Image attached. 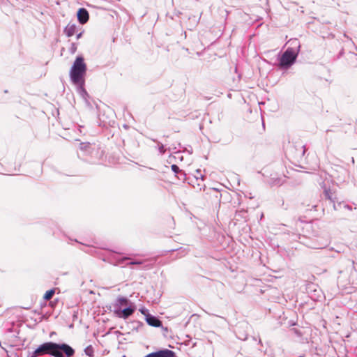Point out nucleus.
<instances>
[{
    "label": "nucleus",
    "mask_w": 357,
    "mask_h": 357,
    "mask_svg": "<svg viewBox=\"0 0 357 357\" xmlns=\"http://www.w3.org/2000/svg\"><path fill=\"white\" fill-rule=\"evenodd\" d=\"M44 354H49L54 357H72L75 354V350L68 344H57L48 342L40 344L33 353L31 357H38Z\"/></svg>",
    "instance_id": "1"
},
{
    "label": "nucleus",
    "mask_w": 357,
    "mask_h": 357,
    "mask_svg": "<svg viewBox=\"0 0 357 357\" xmlns=\"http://www.w3.org/2000/svg\"><path fill=\"white\" fill-rule=\"evenodd\" d=\"M86 71V66L82 56L76 58L70 71V77L72 82L79 86V90L86 94L84 89V75Z\"/></svg>",
    "instance_id": "2"
},
{
    "label": "nucleus",
    "mask_w": 357,
    "mask_h": 357,
    "mask_svg": "<svg viewBox=\"0 0 357 357\" xmlns=\"http://www.w3.org/2000/svg\"><path fill=\"white\" fill-rule=\"evenodd\" d=\"M293 43H296V47L299 49L300 45L298 43L296 40H294ZM298 52V50H296L290 47L287 48L280 58V66L282 68H287L291 66L297 57Z\"/></svg>",
    "instance_id": "3"
},
{
    "label": "nucleus",
    "mask_w": 357,
    "mask_h": 357,
    "mask_svg": "<svg viewBox=\"0 0 357 357\" xmlns=\"http://www.w3.org/2000/svg\"><path fill=\"white\" fill-rule=\"evenodd\" d=\"M135 311V305L134 303H132L123 309L114 310V313L116 315V317L126 319L130 316H131L134 313Z\"/></svg>",
    "instance_id": "4"
},
{
    "label": "nucleus",
    "mask_w": 357,
    "mask_h": 357,
    "mask_svg": "<svg viewBox=\"0 0 357 357\" xmlns=\"http://www.w3.org/2000/svg\"><path fill=\"white\" fill-rule=\"evenodd\" d=\"M132 303L127 298L120 296L117 297L113 304L114 310L123 309V307H126Z\"/></svg>",
    "instance_id": "5"
},
{
    "label": "nucleus",
    "mask_w": 357,
    "mask_h": 357,
    "mask_svg": "<svg viewBox=\"0 0 357 357\" xmlns=\"http://www.w3.org/2000/svg\"><path fill=\"white\" fill-rule=\"evenodd\" d=\"M89 13L85 8H79L77 12V19L80 24H84L89 20Z\"/></svg>",
    "instance_id": "6"
},
{
    "label": "nucleus",
    "mask_w": 357,
    "mask_h": 357,
    "mask_svg": "<svg viewBox=\"0 0 357 357\" xmlns=\"http://www.w3.org/2000/svg\"><path fill=\"white\" fill-rule=\"evenodd\" d=\"M146 322L149 325L154 327H158L161 324V321L155 317L148 314L146 318Z\"/></svg>",
    "instance_id": "7"
},
{
    "label": "nucleus",
    "mask_w": 357,
    "mask_h": 357,
    "mask_svg": "<svg viewBox=\"0 0 357 357\" xmlns=\"http://www.w3.org/2000/svg\"><path fill=\"white\" fill-rule=\"evenodd\" d=\"M76 29L77 27L75 24H68L66 27L64 32L68 37H71L75 33Z\"/></svg>",
    "instance_id": "8"
},
{
    "label": "nucleus",
    "mask_w": 357,
    "mask_h": 357,
    "mask_svg": "<svg viewBox=\"0 0 357 357\" xmlns=\"http://www.w3.org/2000/svg\"><path fill=\"white\" fill-rule=\"evenodd\" d=\"M84 353L89 357L93 356L94 349L91 345L86 347L84 349Z\"/></svg>",
    "instance_id": "9"
},
{
    "label": "nucleus",
    "mask_w": 357,
    "mask_h": 357,
    "mask_svg": "<svg viewBox=\"0 0 357 357\" xmlns=\"http://www.w3.org/2000/svg\"><path fill=\"white\" fill-rule=\"evenodd\" d=\"M54 289H50L49 291H47L46 293L44 294V299L46 301L51 299L53 295L54 294Z\"/></svg>",
    "instance_id": "10"
},
{
    "label": "nucleus",
    "mask_w": 357,
    "mask_h": 357,
    "mask_svg": "<svg viewBox=\"0 0 357 357\" xmlns=\"http://www.w3.org/2000/svg\"><path fill=\"white\" fill-rule=\"evenodd\" d=\"M324 195L326 198L328 199L329 200H332V193L330 189H324Z\"/></svg>",
    "instance_id": "11"
},
{
    "label": "nucleus",
    "mask_w": 357,
    "mask_h": 357,
    "mask_svg": "<svg viewBox=\"0 0 357 357\" xmlns=\"http://www.w3.org/2000/svg\"><path fill=\"white\" fill-rule=\"evenodd\" d=\"M158 151L160 152V154H164L165 152H166V149H165V146L162 144H160L159 142H158Z\"/></svg>",
    "instance_id": "12"
},
{
    "label": "nucleus",
    "mask_w": 357,
    "mask_h": 357,
    "mask_svg": "<svg viewBox=\"0 0 357 357\" xmlns=\"http://www.w3.org/2000/svg\"><path fill=\"white\" fill-rule=\"evenodd\" d=\"M171 169L176 174L178 173L180 171L179 167L176 165H172Z\"/></svg>",
    "instance_id": "13"
},
{
    "label": "nucleus",
    "mask_w": 357,
    "mask_h": 357,
    "mask_svg": "<svg viewBox=\"0 0 357 357\" xmlns=\"http://www.w3.org/2000/svg\"><path fill=\"white\" fill-rule=\"evenodd\" d=\"M142 264V261H130L128 265H139V264Z\"/></svg>",
    "instance_id": "14"
},
{
    "label": "nucleus",
    "mask_w": 357,
    "mask_h": 357,
    "mask_svg": "<svg viewBox=\"0 0 357 357\" xmlns=\"http://www.w3.org/2000/svg\"><path fill=\"white\" fill-rule=\"evenodd\" d=\"M76 50H77V47H76L75 44L73 43L71 45V47H70V52L73 54L75 52Z\"/></svg>",
    "instance_id": "15"
},
{
    "label": "nucleus",
    "mask_w": 357,
    "mask_h": 357,
    "mask_svg": "<svg viewBox=\"0 0 357 357\" xmlns=\"http://www.w3.org/2000/svg\"><path fill=\"white\" fill-rule=\"evenodd\" d=\"M128 259H129V258H128V257H123V258L121 259L119 261L118 264H119V265H120V264H121L123 263V261H125V260H128Z\"/></svg>",
    "instance_id": "16"
},
{
    "label": "nucleus",
    "mask_w": 357,
    "mask_h": 357,
    "mask_svg": "<svg viewBox=\"0 0 357 357\" xmlns=\"http://www.w3.org/2000/svg\"><path fill=\"white\" fill-rule=\"evenodd\" d=\"M82 32H80L79 33H78V34L77 35V39L80 38L82 37Z\"/></svg>",
    "instance_id": "17"
},
{
    "label": "nucleus",
    "mask_w": 357,
    "mask_h": 357,
    "mask_svg": "<svg viewBox=\"0 0 357 357\" xmlns=\"http://www.w3.org/2000/svg\"><path fill=\"white\" fill-rule=\"evenodd\" d=\"M326 246V245H323V246H315V247H313V248H315V249H319V248H323Z\"/></svg>",
    "instance_id": "18"
},
{
    "label": "nucleus",
    "mask_w": 357,
    "mask_h": 357,
    "mask_svg": "<svg viewBox=\"0 0 357 357\" xmlns=\"http://www.w3.org/2000/svg\"><path fill=\"white\" fill-rule=\"evenodd\" d=\"M146 311V310H145V309H141V310H140V312H141L142 314H145Z\"/></svg>",
    "instance_id": "19"
},
{
    "label": "nucleus",
    "mask_w": 357,
    "mask_h": 357,
    "mask_svg": "<svg viewBox=\"0 0 357 357\" xmlns=\"http://www.w3.org/2000/svg\"><path fill=\"white\" fill-rule=\"evenodd\" d=\"M303 151L302 155H303L305 153V146H303Z\"/></svg>",
    "instance_id": "20"
},
{
    "label": "nucleus",
    "mask_w": 357,
    "mask_h": 357,
    "mask_svg": "<svg viewBox=\"0 0 357 357\" xmlns=\"http://www.w3.org/2000/svg\"><path fill=\"white\" fill-rule=\"evenodd\" d=\"M344 207L347 208L349 210H351V207L348 206V205H345Z\"/></svg>",
    "instance_id": "21"
}]
</instances>
